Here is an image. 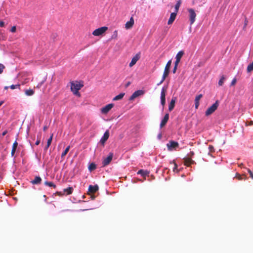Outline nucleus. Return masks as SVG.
Listing matches in <instances>:
<instances>
[{
    "mask_svg": "<svg viewBox=\"0 0 253 253\" xmlns=\"http://www.w3.org/2000/svg\"><path fill=\"white\" fill-rule=\"evenodd\" d=\"M70 148V146H68L65 149V150L62 153V154H61V158H64L66 155L67 153L69 152Z\"/></svg>",
    "mask_w": 253,
    "mask_h": 253,
    "instance_id": "obj_25",
    "label": "nucleus"
},
{
    "mask_svg": "<svg viewBox=\"0 0 253 253\" xmlns=\"http://www.w3.org/2000/svg\"><path fill=\"white\" fill-rule=\"evenodd\" d=\"M177 67H175V66H174V68H173V73H175L176 70V69H177Z\"/></svg>",
    "mask_w": 253,
    "mask_h": 253,
    "instance_id": "obj_48",
    "label": "nucleus"
},
{
    "mask_svg": "<svg viewBox=\"0 0 253 253\" xmlns=\"http://www.w3.org/2000/svg\"><path fill=\"white\" fill-rule=\"evenodd\" d=\"M180 61L176 59L175 62H174V66L177 67Z\"/></svg>",
    "mask_w": 253,
    "mask_h": 253,
    "instance_id": "obj_41",
    "label": "nucleus"
},
{
    "mask_svg": "<svg viewBox=\"0 0 253 253\" xmlns=\"http://www.w3.org/2000/svg\"><path fill=\"white\" fill-rule=\"evenodd\" d=\"M203 97V95L202 94H200L197 95L195 98V107L196 109H197L200 105V100Z\"/></svg>",
    "mask_w": 253,
    "mask_h": 253,
    "instance_id": "obj_14",
    "label": "nucleus"
},
{
    "mask_svg": "<svg viewBox=\"0 0 253 253\" xmlns=\"http://www.w3.org/2000/svg\"><path fill=\"white\" fill-rule=\"evenodd\" d=\"M166 91V89L164 87H163L161 90V97H160L161 103L163 106H164L165 105V102H166V98H165Z\"/></svg>",
    "mask_w": 253,
    "mask_h": 253,
    "instance_id": "obj_11",
    "label": "nucleus"
},
{
    "mask_svg": "<svg viewBox=\"0 0 253 253\" xmlns=\"http://www.w3.org/2000/svg\"><path fill=\"white\" fill-rule=\"evenodd\" d=\"M168 149L169 151H173L176 150L178 147V143L174 141H169L167 144Z\"/></svg>",
    "mask_w": 253,
    "mask_h": 253,
    "instance_id": "obj_6",
    "label": "nucleus"
},
{
    "mask_svg": "<svg viewBox=\"0 0 253 253\" xmlns=\"http://www.w3.org/2000/svg\"><path fill=\"white\" fill-rule=\"evenodd\" d=\"M137 174H140L143 176H145L149 174V172L147 170L140 169L138 171Z\"/></svg>",
    "mask_w": 253,
    "mask_h": 253,
    "instance_id": "obj_20",
    "label": "nucleus"
},
{
    "mask_svg": "<svg viewBox=\"0 0 253 253\" xmlns=\"http://www.w3.org/2000/svg\"><path fill=\"white\" fill-rule=\"evenodd\" d=\"M184 54V52L182 50L179 51L175 56V59L180 61V59Z\"/></svg>",
    "mask_w": 253,
    "mask_h": 253,
    "instance_id": "obj_21",
    "label": "nucleus"
},
{
    "mask_svg": "<svg viewBox=\"0 0 253 253\" xmlns=\"http://www.w3.org/2000/svg\"><path fill=\"white\" fill-rule=\"evenodd\" d=\"M113 107L114 104H108L101 109V113L103 114H107Z\"/></svg>",
    "mask_w": 253,
    "mask_h": 253,
    "instance_id": "obj_7",
    "label": "nucleus"
},
{
    "mask_svg": "<svg viewBox=\"0 0 253 253\" xmlns=\"http://www.w3.org/2000/svg\"><path fill=\"white\" fill-rule=\"evenodd\" d=\"M113 157V153H110L109 155L106 157L103 158L102 160V167H106L108 165L112 160Z\"/></svg>",
    "mask_w": 253,
    "mask_h": 253,
    "instance_id": "obj_5",
    "label": "nucleus"
},
{
    "mask_svg": "<svg viewBox=\"0 0 253 253\" xmlns=\"http://www.w3.org/2000/svg\"><path fill=\"white\" fill-rule=\"evenodd\" d=\"M125 93H121L119 95L116 96L114 98L113 100L116 101L119 100L123 98V97L124 96Z\"/></svg>",
    "mask_w": 253,
    "mask_h": 253,
    "instance_id": "obj_23",
    "label": "nucleus"
},
{
    "mask_svg": "<svg viewBox=\"0 0 253 253\" xmlns=\"http://www.w3.org/2000/svg\"><path fill=\"white\" fill-rule=\"evenodd\" d=\"M118 37V31L117 30H115L114 33L113 35L112 36L111 38L112 39H117Z\"/></svg>",
    "mask_w": 253,
    "mask_h": 253,
    "instance_id": "obj_33",
    "label": "nucleus"
},
{
    "mask_svg": "<svg viewBox=\"0 0 253 253\" xmlns=\"http://www.w3.org/2000/svg\"><path fill=\"white\" fill-rule=\"evenodd\" d=\"M109 137V132L108 130H106L100 139V143L102 145H104V143H105V142L108 139Z\"/></svg>",
    "mask_w": 253,
    "mask_h": 253,
    "instance_id": "obj_13",
    "label": "nucleus"
},
{
    "mask_svg": "<svg viewBox=\"0 0 253 253\" xmlns=\"http://www.w3.org/2000/svg\"><path fill=\"white\" fill-rule=\"evenodd\" d=\"M17 146H18V143L16 141H15L14 143L13 144V145H12V148H14V149H17Z\"/></svg>",
    "mask_w": 253,
    "mask_h": 253,
    "instance_id": "obj_36",
    "label": "nucleus"
},
{
    "mask_svg": "<svg viewBox=\"0 0 253 253\" xmlns=\"http://www.w3.org/2000/svg\"><path fill=\"white\" fill-rule=\"evenodd\" d=\"M134 24L133 18L131 17L129 20L125 24V28L126 30L131 29Z\"/></svg>",
    "mask_w": 253,
    "mask_h": 253,
    "instance_id": "obj_12",
    "label": "nucleus"
},
{
    "mask_svg": "<svg viewBox=\"0 0 253 253\" xmlns=\"http://www.w3.org/2000/svg\"><path fill=\"white\" fill-rule=\"evenodd\" d=\"M181 4V0H179L175 5V12H177Z\"/></svg>",
    "mask_w": 253,
    "mask_h": 253,
    "instance_id": "obj_27",
    "label": "nucleus"
},
{
    "mask_svg": "<svg viewBox=\"0 0 253 253\" xmlns=\"http://www.w3.org/2000/svg\"><path fill=\"white\" fill-rule=\"evenodd\" d=\"M236 177L239 179V180H241L242 179V177L241 175H239V174H237L236 175Z\"/></svg>",
    "mask_w": 253,
    "mask_h": 253,
    "instance_id": "obj_45",
    "label": "nucleus"
},
{
    "mask_svg": "<svg viewBox=\"0 0 253 253\" xmlns=\"http://www.w3.org/2000/svg\"><path fill=\"white\" fill-rule=\"evenodd\" d=\"M44 184L49 187H53L54 188L56 187L55 185L54 184V183L51 182L45 181L44 182Z\"/></svg>",
    "mask_w": 253,
    "mask_h": 253,
    "instance_id": "obj_31",
    "label": "nucleus"
},
{
    "mask_svg": "<svg viewBox=\"0 0 253 253\" xmlns=\"http://www.w3.org/2000/svg\"><path fill=\"white\" fill-rule=\"evenodd\" d=\"M4 68L5 66L2 64L0 63V74L3 72Z\"/></svg>",
    "mask_w": 253,
    "mask_h": 253,
    "instance_id": "obj_34",
    "label": "nucleus"
},
{
    "mask_svg": "<svg viewBox=\"0 0 253 253\" xmlns=\"http://www.w3.org/2000/svg\"><path fill=\"white\" fill-rule=\"evenodd\" d=\"M225 80V78L224 76H222L218 81V85L219 86H221L223 85L224 81Z\"/></svg>",
    "mask_w": 253,
    "mask_h": 253,
    "instance_id": "obj_29",
    "label": "nucleus"
},
{
    "mask_svg": "<svg viewBox=\"0 0 253 253\" xmlns=\"http://www.w3.org/2000/svg\"><path fill=\"white\" fill-rule=\"evenodd\" d=\"M3 103V101H0V107L2 105V104Z\"/></svg>",
    "mask_w": 253,
    "mask_h": 253,
    "instance_id": "obj_53",
    "label": "nucleus"
},
{
    "mask_svg": "<svg viewBox=\"0 0 253 253\" xmlns=\"http://www.w3.org/2000/svg\"><path fill=\"white\" fill-rule=\"evenodd\" d=\"M209 149L210 151L209 154H210V153L214 151V147L212 145H209Z\"/></svg>",
    "mask_w": 253,
    "mask_h": 253,
    "instance_id": "obj_35",
    "label": "nucleus"
},
{
    "mask_svg": "<svg viewBox=\"0 0 253 253\" xmlns=\"http://www.w3.org/2000/svg\"><path fill=\"white\" fill-rule=\"evenodd\" d=\"M43 83V82H41L39 83L38 84V85H37L36 87L38 88H40L42 85Z\"/></svg>",
    "mask_w": 253,
    "mask_h": 253,
    "instance_id": "obj_39",
    "label": "nucleus"
},
{
    "mask_svg": "<svg viewBox=\"0 0 253 253\" xmlns=\"http://www.w3.org/2000/svg\"><path fill=\"white\" fill-rule=\"evenodd\" d=\"M52 138H53V134H52L50 136V137H49V138L47 140V145H46V146L45 148V150H47L48 148V147L50 146V145H51V142H52Z\"/></svg>",
    "mask_w": 253,
    "mask_h": 253,
    "instance_id": "obj_24",
    "label": "nucleus"
},
{
    "mask_svg": "<svg viewBox=\"0 0 253 253\" xmlns=\"http://www.w3.org/2000/svg\"><path fill=\"white\" fill-rule=\"evenodd\" d=\"M16 149H14V148H12V150H11V156L12 157H13L14 155V154L15 153V151H16Z\"/></svg>",
    "mask_w": 253,
    "mask_h": 253,
    "instance_id": "obj_40",
    "label": "nucleus"
},
{
    "mask_svg": "<svg viewBox=\"0 0 253 253\" xmlns=\"http://www.w3.org/2000/svg\"><path fill=\"white\" fill-rule=\"evenodd\" d=\"M145 91L143 90H137L134 91L130 97L129 100H132L135 98L144 94Z\"/></svg>",
    "mask_w": 253,
    "mask_h": 253,
    "instance_id": "obj_9",
    "label": "nucleus"
},
{
    "mask_svg": "<svg viewBox=\"0 0 253 253\" xmlns=\"http://www.w3.org/2000/svg\"><path fill=\"white\" fill-rule=\"evenodd\" d=\"M83 84L80 82L76 81L71 82V89L74 94L80 96L79 90L83 86Z\"/></svg>",
    "mask_w": 253,
    "mask_h": 253,
    "instance_id": "obj_1",
    "label": "nucleus"
},
{
    "mask_svg": "<svg viewBox=\"0 0 253 253\" xmlns=\"http://www.w3.org/2000/svg\"><path fill=\"white\" fill-rule=\"evenodd\" d=\"M73 188L70 187L64 190V191L66 193L67 195L71 194L73 192Z\"/></svg>",
    "mask_w": 253,
    "mask_h": 253,
    "instance_id": "obj_26",
    "label": "nucleus"
},
{
    "mask_svg": "<svg viewBox=\"0 0 253 253\" xmlns=\"http://www.w3.org/2000/svg\"><path fill=\"white\" fill-rule=\"evenodd\" d=\"M16 26H15L12 27L10 29V31L12 33H15L16 32Z\"/></svg>",
    "mask_w": 253,
    "mask_h": 253,
    "instance_id": "obj_37",
    "label": "nucleus"
},
{
    "mask_svg": "<svg viewBox=\"0 0 253 253\" xmlns=\"http://www.w3.org/2000/svg\"><path fill=\"white\" fill-rule=\"evenodd\" d=\"M140 53H138L136 54H135V55L133 57L131 62L129 64V67H132V66H133L140 59Z\"/></svg>",
    "mask_w": 253,
    "mask_h": 253,
    "instance_id": "obj_10",
    "label": "nucleus"
},
{
    "mask_svg": "<svg viewBox=\"0 0 253 253\" xmlns=\"http://www.w3.org/2000/svg\"><path fill=\"white\" fill-rule=\"evenodd\" d=\"M175 99L172 98V99L170 101V102L169 103V111H171L174 107L175 105Z\"/></svg>",
    "mask_w": 253,
    "mask_h": 253,
    "instance_id": "obj_18",
    "label": "nucleus"
},
{
    "mask_svg": "<svg viewBox=\"0 0 253 253\" xmlns=\"http://www.w3.org/2000/svg\"><path fill=\"white\" fill-rule=\"evenodd\" d=\"M189 13V19L190 25H192L195 21L196 14L192 8L188 9Z\"/></svg>",
    "mask_w": 253,
    "mask_h": 253,
    "instance_id": "obj_4",
    "label": "nucleus"
},
{
    "mask_svg": "<svg viewBox=\"0 0 253 253\" xmlns=\"http://www.w3.org/2000/svg\"><path fill=\"white\" fill-rule=\"evenodd\" d=\"M98 190V186L97 185H89L88 187V191L90 193H94Z\"/></svg>",
    "mask_w": 253,
    "mask_h": 253,
    "instance_id": "obj_17",
    "label": "nucleus"
},
{
    "mask_svg": "<svg viewBox=\"0 0 253 253\" xmlns=\"http://www.w3.org/2000/svg\"><path fill=\"white\" fill-rule=\"evenodd\" d=\"M7 133V131H4V132H2V135L4 136Z\"/></svg>",
    "mask_w": 253,
    "mask_h": 253,
    "instance_id": "obj_51",
    "label": "nucleus"
},
{
    "mask_svg": "<svg viewBox=\"0 0 253 253\" xmlns=\"http://www.w3.org/2000/svg\"><path fill=\"white\" fill-rule=\"evenodd\" d=\"M248 171H249V172L250 173L251 177L253 179V173L250 170H249Z\"/></svg>",
    "mask_w": 253,
    "mask_h": 253,
    "instance_id": "obj_46",
    "label": "nucleus"
},
{
    "mask_svg": "<svg viewBox=\"0 0 253 253\" xmlns=\"http://www.w3.org/2000/svg\"><path fill=\"white\" fill-rule=\"evenodd\" d=\"M4 25H4V22L2 21H0V27H4Z\"/></svg>",
    "mask_w": 253,
    "mask_h": 253,
    "instance_id": "obj_43",
    "label": "nucleus"
},
{
    "mask_svg": "<svg viewBox=\"0 0 253 253\" xmlns=\"http://www.w3.org/2000/svg\"><path fill=\"white\" fill-rule=\"evenodd\" d=\"M253 70V61L252 63L250 64L247 67L248 72H250Z\"/></svg>",
    "mask_w": 253,
    "mask_h": 253,
    "instance_id": "obj_30",
    "label": "nucleus"
},
{
    "mask_svg": "<svg viewBox=\"0 0 253 253\" xmlns=\"http://www.w3.org/2000/svg\"><path fill=\"white\" fill-rule=\"evenodd\" d=\"M174 168H173V171L174 172H176V171L177 172V165L175 163H174Z\"/></svg>",
    "mask_w": 253,
    "mask_h": 253,
    "instance_id": "obj_38",
    "label": "nucleus"
},
{
    "mask_svg": "<svg viewBox=\"0 0 253 253\" xmlns=\"http://www.w3.org/2000/svg\"><path fill=\"white\" fill-rule=\"evenodd\" d=\"M130 82H128V83L126 84V87H128V86L130 85Z\"/></svg>",
    "mask_w": 253,
    "mask_h": 253,
    "instance_id": "obj_50",
    "label": "nucleus"
},
{
    "mask_svg": "<svg viewBox=\"0 0 253 253\" xmlns=\"http://www.w3.org/2000/svg\"><path fill=\"white\" fill-rule=\"evenodd\" d=\"M25 93L27 96H32L34 94L35 91L34 90L31 89H26L25 90Z\"/></svg>",
    "mask_w": 253,
    "mask_h": 253,
    "instance_id": "obj_22",
    "label": "nucleus"
},
{
    "mask_svg": "<svg viewBox=\"0 0 253 253\" xmlns=\"http://www.w3.org/2000/svg\"><path fill=\"white\" fill-rule=\"evenodd\" d=\"M9 87L11 89H16V88H20V84H12Z\"/></svg>",
    "mask_w": 253,
    "mask_h": 253,
    "instance_id": "obj_32",
    "label": "nucleus"
},
{
    "mask_svg": "<svg viewBox=\"0 0 253 253\" xmlns=\"http://www.w3.org/2000/svg\"><path fill=\"white\" fill-rule=\"evenodd\" d=\"M219 106L218 101H216L211 106L209 107L205 112V115L209 116L212 114L218 108Z\"/></svg>",
    "mask_w": 253,
    "mask_h": 253,
    "instance_id": "obj_2",
    "label": "nucleus"
},
{
    "mask_svg": "<svg viewBox=\"0 0 253 253\" xmlns=\"http://www.w3.org/2000/svg\"><path fill=\"white\" fill-rule=\"evenodd\" d=\"M40 143V140H37L35 143L36 145H38Z\"/></svg>",
    "mask_w": 253,
    "mask_h": 253,
    "instance_id": "obj_47",
    "label": "nucleus"
},
{
    "mask_svg": "<svg viewBox=\"0 0 253 253\" xmlns=\"http://www.w3.org/2000/svg\"><path fill=\"white\" fill-rule=\"evenodd\" d=\"M161 137H162V134L160 133V134H159L158 135V139H161Z\"/></svg>",
    "mask_w": 253,
    "mask_h": 253,
    "instance_id": "obj_49",
    "label": "nucleus"
},
{
    "mask_svg": "<svg viewBox=\"0 0 253 253\" xmlns=\"http://www.w3.org/2000/svg\"><path fill=\"white\" fill-rule=\"evenodd\" d=\"M171 64V60H169L165 67V70L163 75V80H165L166 78L168 76L169 72V68Z\"/></svg>",
    "mask_w": 253,
    "mask_h": 253,
    "instance_id": "obj_8",
    "label": "nucleus"
},
{
    "mask_svg": "<svg viewBox=\"0 0 253 253\" xmlns=\"http://www.w3.org/2000/svg\"><path fill=\"white\" fill-rule=\"evenodd\" d=\"M165 80H163V77H162V78L161 81H160V82H159V83H158V84H157V85H160L161 84H162L163 83V82H164Z\"/></svg>",
    "mask_w": 253,
    "mask_h": 253,
    "instance_id": "obj_44",
    "label": "nucleus"
},
{
    "mask_svg": "<svg viewBox=\"0 0 253 253\" xmlns=\"http://www.w3.org/2000/svg\"><path fill=\"white\" fill-rule=\"evenodd\" d=\"M42 181V179L40 176H36L35 179L33 180L31 182L33 184H40Z\"/></svg>",
    "mask_w": 253,
    "mask_h": 253,
    "instance_id": "obj_19",
    "label": "nucleus"
},
{
    "mask_svg": "<svg viewBox=\"0 0 253 253\" xmlns=\"http://www.w3.org/2000/svg\"><path fill=\"white\" fill-rule=\"evenodd\" d=\"M177 15V12H174L170 14V17L168 20V24L169 25L171 24L174 21Z\"/></svg>",
    "mask_w": 253,
    "mask_h": 253,
    "instance_id": "obj_15",
    "label": "nucleus"
},
{
    "mask_svg": "<svg viewBox=\"0 0 253 253\" xmlns=\"http://www.w3.org/2000/svg\"><path fill=\"white\" fill-rule=\"evenodd\" d=\"M96 165L94 163H91L89 165L88 167V169L89 171H91L93 170H94L96 169Z\"/></svg>",
    "mask_w": 253,
    "mask_h": 253,
    "instance_id": "obj_28",
    "label": "nucleus"
},
{
    "mask_svg": "<svg viewBox=\"0 0 253 253\" xmlns=\"http://www.w3.org/2000/svg\"><path fill=\"white\" fill-rule=\"evenodd\" d=\"M47 128V126H44V127H43V130H44V131H45V130H46Z\"/></svg>",
    "mask_w": 253,
    "mask_h": 253,
    "instance_id": "obj_52",
    "label": "nucleus"
},
{
    "mask_svg": "<svg viewBox=\"0 0 253 253\" xmlns=\"http://www.w3.org/2000/svg\"><path fill=\"white\" fill-rule=\"evenodd\" d=\"M9 87V86H5L4 87V89H7Z\"/></svg>",
    "mask_w": 253,
    "mask_h": 253,
    "instance_id": "obj_54",
    "label": "nucleus"
},
{
    "mask_svg": "<svg viewBox=\"0 0 253 253\" xmlns=\"http://www.w3.org/2000/svg\"><path fill=\"white\" fill-rule=\"evenodd\" d=\"M236 83V79H234L232 82H231V85H233L235 84V83Z\"/></svg>",
    "mask_w": 253,
    "mask_h": 253,
    "instance_id": "obj_42",
    "label": "nucleus"
},
{
    "mask_svg": "<svg viewBox=\"0 0 253 253\" xmlns=\"http://www.w3.org/2000/svg\"><path fill=\"white\" fill-rule=\"evenodd\" d=\"M107 30V27H101L94 30L92 32V35L94 36H99L105 33Z\"/></svg>",
    "mask_w": 253,
    "mask_h": 253,
    "instance_id": "obj_3",
    "label": "nucleus"
},
{
    "mask_svg": "<svg viewBox=\"0 0 253 253\" xmlns=\"http://www.w3.org/2000/svg\"><path fill=\"white\" fill-rule=\"evenodd\" d=\"M169 118V114H166L163 120H162L161 124H160V127L162 128L164 126H165V125L167 124V122L168 121Z\"/></svg>",
    "mask_w": 253,
    "mask_h": 253,
    "instance_id": "obj_16",
    "label": "nucleus"
}]
</instances>
